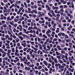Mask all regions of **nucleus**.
I'll return each mask as SVG.
<instances>
[{
    "mask_svg": "<svg viewBox=\"0 0 75 75\" xmlns=\"http://www.w3.org/2000/svg\"><path fill=\"white\" fill-rule=\"evenodd\" d=\"M55 67H59V69H61V71H63L64 69V66H62V65H61V64H60L59 63L56 64L55 65Z\"/></svg>",
    "mask_w": 75,
    "mask_h": 75,
    "instance_id": "obj_1",
    "label": "nucleus"
},
{
    "mask_svg": "<svg viewBox=\"0 0 75 75\" xmlns=\"http://www.w3.org/2000/svg\"><path fill=\"white\" fill-rule=\"evenodd\" d=\"M26 41L25 40H23L22 41V43H21L22 46H23V47L25 48L26 47Z\"/></svg>",
    "mask_w": 75,
    "mask_h": 75,
    "instance_id": "obj_2",
    "label": "nucleus"
},
{
    "mask_svg": "<svg viewBox=\"0 0 75 75\" xmlns=\"http://www.w3.org/2000/svg\"><path fill=\"white\" fill-rule=\"evenodd\" d=\"M69 3H70V4L72 5L71 6V7L73 8H74V4L72 3H73V1H72L71 0H70L69 1Z\"/></svg>",
    "mask_w": 75,
    "mask_h": 75,
    "instance_id": "obj_3",
    "label": "nucleus"
},
{
    "mask_svg": "<svg viewBox=\"0 0 75 75\" xmlns=\"http://www.w3.org/2000/svg\"><path fill=\"white\" fill-rule=\"evenodd\" d=\"M46 8H47V9H46V10L48 11V10L50 12L51 11V8L49 7V6L48 5H46L45 6Z\"/></svg>",
    "mask_w": 75,
    "mask_h": 75,
    "instance_id": "obj_4",
    "label": "nucleus"
},
{
    "mask_svg": "<svg viewBox=\"0 0 75 75\" xmlns=\"http://www.w3.org/2000/svg\"><path fill=\"white\" fill-rule=\"evenodd\" d=\"M66 73L65 74L66 75H72V73L71 72H70L69 73L68 71H67Z\"/></svg>",
    "mask_w": 75,
    "mask_h": 75,
    "instance_id": "obj_5",
    "label": "nucleus"
},
{
    "mask_svg": "<svg viewBox=\"0 0 75 75\" xmlns=\"http://www.w3.org/2000/svg\"><path fill=\"white\" fill-rule=\"evenodd\" d=\"M60 1L61 3H62L64 4H65L67 3V1H64V0H61Z\"/></svg>",
    "mask_w": 75,
    "mask_h": 75,
    "instance_id": "obj_6",
    "label": "nucleus"
},
{
    "mask_svg": "<svg viewBox=\"0 0 75 75\" xmlns=\"http://www.w3.org/2000/svg\"><path fill=\"white\" fill-rule=\"evenodd\" d=\"M30 62H32V64H34V63H35V60L34 59H31L30 60Z\"/></svg>",
    "mask_w": 75,
    "mask_h": 75,
    "instance_id": "obj_7",
    "label": "nucleus"
},
{
    "mask_svg": "<svg viewBox=\"0 0 75 75\" xmlns=\"http://www.w3.org/2000/svg\"><path fill=\"white\" fill-rule=\"evenodd\" d=\"M58 9V7L57 6L55 7L54 6H53L52 7V9L53 10H57V9Z\"/></svg>",
    "mask_w": 75,
    "mask_h": 75,
    "instance_id": "obj_8",
    "label": "nucleus"
},
{
    "mask_svg": "<svg viewBox=\"0 0 75 75\" xmlns=\"http://www.w3.org/2000/svg\"><path fill=\"white\" fill-rule=\"evenodd\" d=\"M68 70L69 71H70V72H73L74 71V69H71L70 68H69Z\"/></svg>",
    "mask_w": 75,
    "mask_h": 75,
    "instance_id": "obj_9",
    "label": "nucleus"
},
{
    "mask_svg": "<svg viewBox=\"0 0 75 75\" xmlns=\"http://www.w3.org/2000/svg\"><path fill=\"white\" fill-rule=\"evenodd\" d=\"M60 47H61V48H64V47H65V44H64L60 43Z\"/></svg>",
    "mask_w": 75,
    "mask_h": 75,
    "instance_id": "obj_10",
    "label": "nucleus"
},
{
    "mask_svg": "<svg viewBox=\"0 0 75 75\" xmlns=\"http://www.w3.org/2000/svg\"><path fill=\"white\" fill-rule=\"evenodd\" d=\"M56 48H57L58 50H59L60 51L61 50H62V48H61V47H60V46H59V45H57V46Z\"/></svg>",
    "mask_w": 75,
    "mask_h": 75,
    "instance_id": "obj_11",
    "label": "nucleus"
},
{
    "mask_svg": "<svg viewBox=\"0 0 75 75\" xmlns=\"http://www.w3.org/2000/svg\"><path fill=\"white\" fill-rule=\"evenodd\" d=\"M43 63L46 66H47L48 65V63H47V62L45 60L43 61Z\"/></svg>",
    "mask_w": 75,
    "mask_h": 75,
    "instance_id": "obj_12",
    "label": "nucleus"
},
{
    "mask_svg": "<svg viewBox=\"0 0 75 75\" xmlns=\"http://www.w3.org/2000/svg\"><path fill=\"white\" fill-rule=\"evenodd\" d=\"M69 36H70V37H71V38H74V37H75V36H74V35H72L70 33L69 34Z\"/></svg>",
    "mask_w": 75,
    "mask_h": 75,
    "instance_id": "obj_13",
    "label": "nucleus"
},
{
    "mask_svg": "<svg viewBox=\"0 0 75 75\" xmlns=\"http://www.w3.org/2000/svg\"><path fill=\"white\" fill-rule=\"evenodd\" d=\"M25 70H27L28 71H30V67H25Z\"/></svg>",
    "mask_w": 75,
    "mask_h": 75,
    "instance_id": "obj_14",
    "label": "nucleus"
},
{
    "mask_svg": "<svg viewBox=\"0 0 75 75\" xmlns=\"http://www.w3.org/2000/svg\"><path fill=\"white\" fill-rule=\"evenodd\" d=\"M54 61L55 62V64H57L58 62V60L56 58H55L54 59Z\"/></svg>",
    "mask_w": 75,
    "mask_h": 75,
    "instance_id": "obj_15",
    "label": "nucleus"
},
{
    "mask_svg": "<svg viewBox=\"0 0 75 75\" xmlns=\"http://www.w3.org/2000/svg\"><path fill=\"white\" fill-rule=\"evenodd\" d=\"M41 12L40 11H39V12H38V14L39 15V17H42V14H41Z\"/></svg>",
    "mask_w": 75,
    "mask_h": 75,
    "instance_id": "obj_16",
    "label": "nucleus"
},
{
    "mask_svg": "<svg viewBox=\"0 0 75 75\" xmlns=\"http://www.w3.org/2000/svg\"><path fill=\"white\" fill-rule=\"evenodd\" d=\"M51 33V31L50 30H48L46 32V34H49L50 33Z\"/></svg>",
    "mask_w": 75,
    "mask_h": 75,
    "instance_id": "obj_17",
    "label": "nucleus"
},
{
    "mask_svg": "<svg viewBox=\"0 0 75 75\" xmlns=\"http://www.w3.org/2000/svg\"><path fill=\"white\" fill-rule=\"evenodd\" d=\"M34 67V64H30L29 65V67L30 68H33V67Z\"/></svg>",
    "mask_w": 75,
    "mask_h": 75,
    "instance_id": "obj_18",
    "label": "nucleus"
},
{
    "mask_svg": "<svg viewBox=\"0 0 75 75\" xmlns=\"http://www.w3.org/2000/svg\"><path fill=\"white\" fill-rule=\"evenodd\" d=\"M69 47H70V48H71V47H72V46L73 45V44H72V43L71 42H70L69 43Z\"/></svg>",
    "mask_w": 75,
    "mask_h": 75,
    "instance_id": "obj_19",
    "label": "nucleus"
},
{
    "mask_svg": "<svg viewBox=\"0 0 75 75\" xmlns=\"http://www.w3.org/2000/svg\"><path fill=\"white\" fill-rule=\"evenodd\" d=\"M19 38L21 40H24V38L22 37L21 36H20L19 37Z\"/></svg>",
    "mask_w": 75,
    "mask_h": 75,
    "instance_id": "obj_20",
    "label": "nucleus"
},
{
    "mask_svg": "<svg viewBox=\"0 0 75 75\" xmlns=\"http://www.w3.org/2000/svg\"><path fill=\"white\" fill-rule=\"evenodd\" d=\"M11 50H12V52H15V49L14 48H11Z\"/></svg>",
    "mask_w": 75,
    "mask_h": 75,
    "instance_id": "obj_21",
    "label": "nucleus"
},
{
    "mask_svg": "<svg viewBox=\"0 0 75 75\" xmlns=\"http://www.w3.org/2000/svg\"><path fill=\"white\" fill-rule=\"evenodd\" d=\"M27 58L28 60H30V55H27Z\"/></svg>",
    "mask_w": 75,
    "mask_h": 75,
    "instance_id": "obj_22",
    "label": "nucleus"
},
{
    "mask_svg": "<svg viewBox=\"0 0 75 75\" xmlns=\"http://www.w3.org/2000/svg\"><path fill=\"white\" fill-rule=\"evenodd\" d=\"M7 20H8V21H9V20H10V21H11V19H10V16L8 17L7 18Z\"/></svg>",
    "mask_w": 75,
    "mask_h": 75,
    "instance_id": "obj_23",
    "label": "nucleus"
},
{
    "mask_svg": "<svg viewBox=\"0 0 75 75\" xmlns=\"http://www.w3.org/2000/svg\"><path fill=\"white\" fill-rule=\"evenodd\" d=\"M56 25H57V24H56V23H54L53 26V28H56Z\"/></svg>",
    "mask_w": 75,
    "mask_h": 75,
    "instance_id": "obj_24",
    "label": "nucleus"
},
{
    "mask_svg": "<svg viewBox=\"0 0 75 75\" xmlns=\"http://www.w3.org/2000/svg\"><path fill=\"white\" fill-rule=\"evenodd\" d=\"M18 50H16L14 54H18Z\"/></svg>",
    "mask_w": 75,
    "mask_h": 75,
    "instance_id": "obj_25",
    "label": "nucleus"
},
{
    "mask_svg": "<svg viewBox=\"0 0 75 75\" xmlns=\"http://www.w3.org/2000/svg\"><path fill=\"white\" fill-rule=\"evenodd\" d=\"M38 42H40L41 41H42V39L41 38L40 39V38H38Z\"/></svg>",
    "mask_w": 75,
    "mask_h": 75,
    "instance_id": "obj_26",
    "label": "nucleus"
},
{
    "mask_svg": "<svg viewBox=\"0 0 75 75\" xmlns=\"http://www.w3.org/2000/svg\"><path fill=\"white\" fill-rule=\"evenodd\" d=\"M59 62L60 64H63V63H64V62H63L62 60H61L60 59V60H59Z\"/></svg>",
    "mask_w": 75,
    "mask_h": 75,
    "instance_id": "obj_27",
    "label": "nucleus"
},
{
    "mask_svg": "<svg viewBox=\"0 0 75 75\" xmlns=\"http://www.w3.org/2000/svg\"><path fill=\"white\" fill-rule=\"evenodd\" d=\"M61 57L62 59H64V58H65V56L64 55H63L61 56Z\"/></svg>",
    "mask_w": 75,
    "mask_h": 75,
    "instance_id": "obj_28",
    "label": "nucleus"
},
{
    "mask_svg": "<svg viewBox=\"0 0 75 75\" xmlns=\"http://www.w3.org/2000/svg\"><path fill=\"white\" fill-rule=\"evenodd\" d=\"M57 58L59 60L61 59V57H60V56H58L57 57Z\"/></svg>",
    "mask_w": 75,
    "mask_h": 75,
    "instance_id": "obj_29",
    "label": "nucleus"
},
{
    "mask_svg": "<svg viewBox=\"0 0 75 75\" xmlns=\"http://www.w3.org/2000/svg\"><path fill=\"white\" fill-rule=\"evenodd\" d=\"M63 59V62H64L66 63L67 62V60H65V59Z\"/></svg>",
    "mask_w": 75,
    "mask_h": 75,
    "instance_id": "obj_30",
    "label": "nucleus"
},
{
    "mask_svg": "<svg viewBox=\"0 0 75 75\" xmlns=\"http://www.w3.org/2000/svg\"><path fill=\"white\" fill-rule=\"evenodd\" d=\"M1 39L2 40H3V41H5V40H6V38H3L1 37Z\"/></svg>",
    "mask_w": 75,
    "mask_h": 75,
    "instance_id": "obj_31",
    "label": "nucleus"
},
{
    "mask_svg": "<svg viewBox=\"0 0 75 75\" xmlns=\"http://www.w3.org/2000/svg\"><path fill=\"white\" fill-rule=\"evenodd\" d=\"M71 23L72 24H75V21L74 20H72L71 22Z\"/></svg>",
    "mask_w": 75,
    "mask_h": 75,
    "instance_id": "obj_32",
    "label": "nucleus"
},
{
    "mask_svg": "<svg viewBox=\"0 0 75 75\" xmlns=\"http://www.w3.org/2000/svg\"><path fill=\"white\" fill-rule=\"evenodd\" d=\"M56 54L57 55H59V54H60L59 53V52H58V51L56 52Z\"/></svg>",
    "mask_w": 75,
    "mask_h": 75,
    "instance_id": "obj_33",
    "label": "nucleus"
},
{
    "mask_svg": "<svg viewBox=\"0 0 75 75\" xmlns=\"http://www.w3.org/2000/svg\"><path fill=\"white\" fill-rule=\"evenodd\" d=\"M9 37V35H5V38L6 40H7V38H8Z\"/></svg>",
    "mask_w": 75,
    "mask_h": 75,
    "instance_id": "obj_34",
    "label": "nucleus"
},
{
    "mask_svg": "<svg viewBox=\"0 0 75 75\" xmlns=\"http://www.w3.org/2000/svg\"><path fill=\"white\" fill-rule=\"evenodd\" d=\"M65 37L66 38H69V36H68V35H65Z\"/></svg>",
    "mask_w": 75,
    "mask_h": 75,
    "instance_id": "obj_35",
    "label": "nucleus"
},
{
    "mask_svg": "<svg viewBox=\"0 0 75 75\" xmlns=\"http://www.w3.org/2000/svg\"><path fill=\"white\" fill-rule=\"evenodd\" d=\"M37 69H42V67L40 66Z\"/></svg>",
    "mask_w": 75,
    "mask_h": 75,
    "instance_id": "obj_36",
    "label": "nucleus"
},
{
    "mask_svg": "<svg viewBox=\"0 0 75 75\" xmlns=\"http://www.w3.org/2000/svg\"><path fill=\"white\" fill-rule=\"evenodd\" d=\"M5 47H6V46H5V45H2V48L3 49H5Z\"/></svg>",
    "mask_w": 75,
    "mask_h": 75,
    "instance_id": "obj_37",
    "label": "nucleus"
},
{
    "mask_svg": "<svg viewBox=\"0 0 75 75\" xmlns=\"http://www.w3.org/2000/svg\"><path fill=\"white\" fill-rule=\"evenodd\" d=\"M61 53H62V54H65V52L64 51H61Z\"/></svg>",
    "mask_w": 75,
    "mask_h": 75,
    "instance_id": "obj_38",
    "label": "nucleus"
},
{
    "mask_svg": "<svg viewBox=\"0 0 75 75\" xmlns=\"http://www.w3.org/2000/svg\"><path fill=\"white\" fill-rule=\"evenodd\" d=\"M35 21L34 20H32V21L31 22V24H33V23H35Z\"/></svg>",
    "mask_w": 75,
    "mask_h": 75,
    "instance_id": "obj_39",
    "label": "nucleus"
},
{
    "mask_svg": "<svg viewBox=\"0 0 75 75\" xmlns=\"http://www.w3.org/2000/svg\"><path fill=\"white\" fill-rule=\"evenodd\" d=\"M62 66H63V67H64V68H65V67L66 66V64L64 63H63L62 64Z\"/></svg>",
    "mask_w": 75,
    "mask_h": 75,
    "instance_id": "obj_40",
    "label": "nucleus"
},
{
    "mask_svg": "<svg viewBox=\"0 0 75 75\" xmlns=\"http://www.w3.org/2000/svg\"><path fill=\"white\" fill-rule=\"evenodd\" d=\"M2 54H7V53H6L5 51H3V52H2Z\"/></svg>",
    "mask_w": 75,
    "mask_h": 75,
    "instance_id": "obj_41",
    "label": "nucleus"
},
{
    "mask_svg": "<svg viewBox=\"0 0 75 75\" xmlns=\"http://www.w3.org/2000/svg\"><path fill=\"white\" fill-rule=\"evenodd\" d=\"M51 57L52 59L53 60V61H54V59H55V58H54V57H53V56H51Z\"/></svg>",
    "mask_w": 75,
    "mask_h": 75,
    "instance_id": "obj_42",
    "label": "nucleus"
},
{
    "mask_svg": "<svg viewBox=\"0 0 75 75\" xmlns=\"http://www.w3.org/2000/svg\"><path fill=\"white\" fill-rule=\"evenodd\" d=\"M68 54H69V55H70V56H72V54H71V53L70 52H68Z\"/></svg>",
    "mask_w": 75,
    "mask_h": 75,
    "instance_id": "obj_43",
    "label": "nucleus"
},
{
    "mask_svg": "<svg viewBox=\"0 0 75 75\" xmlns=\"http://www.w3.org/2000/svg\"><path fill=\"white\" fill-rule=\"evenodd\" d=\"M13 68H14V70H15V71H17V67H13Z\"/></svg>",
    "mask_w": 75,
    "mask_h": 75,
    "instance_id": "obj_44",
    "label": "nucleus"
},
{
    "mask_svg": "<svg viewBox=\"0 0 75 75\" xmlns=\"http://www.w3.org/2000/svg\"><path fill=\"white\" fill-rule=\"evenodd\" d=\"M37 30L38 31H39L40 32V33L41 32V29H40V28H38L37 29Z\"/></svg>",
    "mask_w": 75,
    "mask_h": 75,
    "instance_id": "obj_45",
    "label": "nucleus"
},
{
    "mask_svg": "<svg viewBox=\"0 0 75 75\" xmlns=\"http://www.w3.org/2000/svg\"><path fill=\"white\" fill-rule=\"evenodd\" d=\"M56 16H57L58 17H60V16H61V15L60 14H59V13L57 14L56 15Z\"/></svg>",
    "mask_w": 75,
    "mask_h": 75,
    "instance_id": "obj_46",
    "label": "nucleus"
},
{
    "mask_svg": "<svg viewBox=\"0 0 75 75\" xmlns=\"http://www.w3.org/2000/svg\"><path fill=\"white\" fill-rule=\"evenodd\" d=\"M26 3H30V0H27L26 1Z\"/></svg>",
    "mask_w": 75,
    "mask_h": 75,
    "instance_id": "obj_47",
    "label": "nucleus"
},
{
    "mask_svg": "<svg viewBox=\"0 0 75 75\" xmlns=\"http://www.w3.org/2000/svg\"><path fill=\"white\" fill-rule=\"evenodd\" d=\"M57 40H58V39L56 38H54V40H53V41H57Z\"/></svg>",
    "mask_w": 75,
    "mask_h": 75,
    "instance_id": "obj_48",
    "label": "nucleus"
},
{
    "mask_svg": "<svg viewBox=\"0 0 75 75\" xmlns=\"http://www.w3.org/2000/svg\"><path fill=\"white\" fill-rule=\"evenodd\" d=\"M3 27L4 28H5V27H7V25L5 24L3 25Z\"/></svg>",
    "mask_w": 75,
    "mask_h": 75,
    "instance_id": "obj_49",
    "label": "nucleus"
},
{
    "mask_svg": "<svg viewBox=\"0 0 75 75\" xmlns=\"http://www.w3.org/2000/svg\"><path fill=\"white\" fill-rule=\"evenodd\" d=\"M28 23H31V19H28Z\"/></svg>",
    "mask_w": 75,
    "mask_h": 75,
    "instance_id": "obj_50",
    "label": "nucleus"
},
{
    "mask_svg": "<svg viewBox=\"0 0 75 75\" xmlns=\"http://www.w3.org/2000/svg\"><path fill=\"white\" fill-rule=\"evenodd\" d=\"M62 34V33L61 32L60 33H58V36H61Z\"/></svg>",
    "mask_w": 75,
    "mask_h": 75,
    "instance_id": "obj_51",
    "label": "nucleus"
},
{
    "mask_svg": "<svg viewBox=\"0 0 75 75\" xmlns=\"http://www.w3.org/2000/svg\"><path fill=\"white\" fill-rule=\"evenodd\" d=\"M60 11L61 12H64V9H61L60 10Z\"/></svg>",
    "mask_w": 75,
    "mask_h": 75,
    "instance_id": "obj_52",
    "label": "nucleus"
},
{
    "mask_svg": "<svg viewBox=\"0 0 75 75\" xmlns=\"http://www.w3.org/2000/svg\"><path fill=\"white\" fill-rule=\"evenodd\" d=\"M13 31L14 33H16V28H14L13 30Z\"/></svg>",
    "mask_w": 75,
    "mask_h": 75,
    "instance_id": "obj_53",
    "label": "nucleus"
},
{
    "mask_svg": "<svg viewBox=\"0 0 75 75\" xmlns=\"http://www.w3.org/2000/svg\"><path fill=\"white\" fill-rule=\"evenodd\" d=\"M38 10H39V11H41V8L40 7H39L38 8Z\"/></svg>",
    "mask_w": 75,
    "mask_h": 75,
    "instance_id": "obj_54",
    "label": "nucleus"
},
{
    "mask_svg": "<svg viewBox=\"0 0 75 75\" xmlns=\"http://www.w3.org/2000/svg\"><path fill=\"white\" fill-rule=\"evenodd\" d=\"M40 43L41 44H44V41L41 40L40 42Z\"/></svg>",
    "mask_w": 75,
    "mask_h": 75,
    "instance_id": "obj_55",
    "label": "nucleus"
},
{
    "mask_svg": "<svg viewBox=\"0 0 75 75\" xmlns=\"http://www.w3.org/2000/svg\"><path fill=\"white\" fill-rule=\"evenodd\" d=\"M26 59V57H24L23 58V59L22 60L23 61H25V59Z\"/></svg>",
    "mask_w": 75,
    "mask_h": 75,
    "instance_id": "obj_56",
    "label": "nucleus"
},
{
    "mask_svg": "<svg viewBox=\"0 0 75 75\" xmlns=\"http://www.w3.org/2000/svg\"><path fill=\"white\" fill-rule=\"evenodd\" d=\"M67 7H68V6L67 5H64V8H67Z\"/></svg>",
    "mask_w": 75,
    "mask_h": 75,
    "instance_id": "obj_57",
    "label": "nucleus"
},
{
    "mask_svg": "<svg viewBox=\"0 0 75 75\" xmlns=\"http://www.w3.org/2000/svg\"><path fill=\"white\" fill-rule=\"evenodd\" d=\"M19 35H23V33L22 32H20L18 33Z\"/></svg>",
    "mask_w": 75,
    "mask_h": 75,
    "instance_id": "obj_58",
    "label": "nucleus"
},
{
    "mask_svg": "<svg viewBox=\"0 0 75 75\" xmlns=\"http://www.w3.org/2000/svg\"><path fill=\"white\" fill-rule=\"evenodd\" d=\"M47 35L48 37H49V38H50L51 37V35L50 34H46Z\"/></svg>",
    "mask_w": 75,
    "mask_h": 75,
    "instance_id": "obj_59",
    "label": "nucleus"
},
{
    "mask_svg": "<svg viewBox=\"0 0 75 75\" xmlns=\"http://www.w3.org/2000/svg\"><path fill=\"white\" fill-rule=\"evenodd\" d=\"M62 36H63L64 37V36L65 35V34L64 33H62Z\"/></svg>",
    "mask_w": 75,
    "mask_h": 75,
    "instance_id": "obj_60",
    "label": "nucleus"
},
{
    "mask_svg": "<svg viewBox=\"0 0 75 75\" xmlns=\"http://www.w3.org/2000/svg\"><path fill=\"white\" fill-rule=\"evenodd\" d=\"M21 6L22 8H23V7H24V5L23 4H21Z\"/></svg>",
    "mask_w": 75,
    "mask_h": 75,
    "instance_id": "obj_61",
    "label": "nucleus"
},
{
    "mask_svg": "<svg viewBox=\"0 0 75 75\" xmlns=\"http://www.w3.org/2000/svg\"><path fill=\"white\" fill-rule=\"evenodd\" d=\"M65 58L66 60H68V56H65Z\"/></svg>",
    "mask_w": 75,
    "mask_h": 75,
    "instance_id": "obj_62",
    "label": "nucleus"
},
{
    "mask_svg": "<svg viewBox=\"0 0 75 75\" xmlns=\"http://www.w3.org/2000/svg\"><path fill=\"white\" fill-rule=\"evenodd\" d=\"M30 62H27V65H28H28H30Z\"/></svg>",
    "mask_w": 75,
    "mask_h": 75,
    "instance_id": "obj_63",
    "label": "nucleus"
},
{
    "mask_svg": "<svg viewBox=\"0 0 75 75\" xmlns=\"http://www.w3.org/2000/svg\"><path fill=\"white\" fill-rule=\"evenodd\" d=\"M54 50L55 51H56V52L58 51V49L57 48H54Z\"/></svg>",
    "mask_w": 75,
    "mask_h": 75,
    "instance_id": "obj_64",
    "label": "nucleus"
}]
</instances>
